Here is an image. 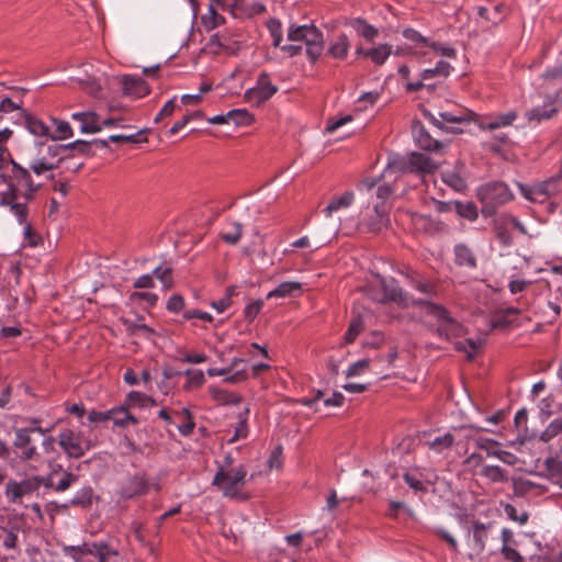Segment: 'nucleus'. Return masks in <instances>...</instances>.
I'll use <instances>...</instances> for the list:
<instances>
[{"label":"nucleus","instance_id":"f257e3e1","mask_svg":"<svg viewBox=\"0 0 562 562\" xmlns=\"http://www.w3.org/2000/svg\"><path fill=\"white\" fill-rule=\"evenodd\" d=\"M247 482V471L243 467H234L232 459H226L213 477L212 485L217 487L224 497L233 499H247L248 495L243 493Z\"/></svg>","mask_w":562,"mask_h":562},{"label":"nucleus","instance_id":"f03ea898","mask_svg":"<svg viewBox=\"0 0 562 562\" xmlns=\"http://www.w3.org/2000/svg\"><path fill=\"white\" fill-rule=\"evenodd\" d=\"M29 169L36 176L58 168L59 162L66 158L63 147L57 144L35 140L25 151Z\"/></svg>","mask_w":562,"mask_h":562},{"label":"nucleus","instance_id":"7ed1b4c3","mask_svg":"<svg viewBox=\"0 0 562 562\" xmlns=\"http://www.w3.org/2000/svg\"><path fill=\"white\" fill-rule=\"evenodd\" d=\"M8 166H4V159L0 155V184H5L8 190L1 194L0 206L8 207L10 212L16 217L21 225H25L24 234L31 238L32 228L26 223L27 217V205L18 201V188L11 180V171H7Z\"/></svg>","mask_w":562,"mask_h":562},{"label":"nucleus","instance_id":"20e7f679","mask_svg":"<svg viewBox=\"0 0 562 562\" xmlns=\"http://www.w3.org/2000/svg\"><path fill=\"white\" fill-rule=\"evenodd\" d=\"M412 303L424 306L427 314L436 319V331L440 337L450 340L465 334L463 325L453 318L445 306L426 300L412 301Z\"/></svg>","mask_w":562,"mask_h":562},{"label":"nucleus","instance_id":"39448f33","mask_svg":"<svg viewBox=\"0 0 562 562\" xmlns=\"http://www.w3.org/2000/svg\"><path fill=\"white\" fill-rule=\"evenodd\" d=\"M288 40L291 42H302L305 44V50L311 63H316L324 49V36L321 30L314 25L292 24L288 30Z\"/></svg>","mask_w":562,"mask_h":562},{"label":"nucleus","instance_id":"423d86ee","mask_svg":"<svg viewBox=\"0 0 562 562\" xmlns=\"http://www.w3.org/2000/svg\"><path fill=\"white\" fill-rule=\"evenodd\" d=\"M477 198L482 202V214L493 216L496 209L513 200L514 195L504 182H490L477 190Z\"/></svg>","mask_w":562,"mask_h":562},{"label":"nucleus","instance_id":"0eeeda50","mask_svg":"<svg viewBox=\"0 0 562 562\" xmlns=\"http://www.w3.org/2000/svg\"><path fill=\"white\" fill-rule=\"evenodd\" d=\"M560 176L533 184L518 183L520 194L532 203H544L560 191Z\"/></svg>","mask_w":562,"mask_h":562},{"label":"nucleus","instance_id":"6e6552de","mask_svg":"<svg viewBox=\"0 0 562 562\" xmlns=\"http://www.w3.org/2000/svg\"><path fill=\"white\" fill-rule=\"evenodd\" d=\"M41 441L45 447L44 452H49V448L53 446V440L45 437V431L41 427H31L15 430L14 445L18 448L23 449L24 457H33L36 454L35 442Z\"/></svg>","mask_w":562,"mask_h":562},{"label":"nucleus","instance_id":"1a4fd4ad","mask_svg":"<svg viewBox=\"0 0 562 562\" xmlns=\"http://www.w3.org/2000/svg\"><path fill=\"white\" fill-rule=\"evenodd\" d=\"M67 550L76 562H108L111 555L116 554V551L111 550L104 542L83 543L78 547H69Z\"/></svg>","mask_w":562,"mask_h":562},{"label":"nucleus","instance_id":"9d476101","mask_svg":"<svg viewBox=\"0 0 562 562\" xmlns=\"http://www.w3.org/2000/svg\"><path fill=\"white\" fill-rule=\"evenodd\" d=\"M519 461H521V465H519L518 469L529 474L553 479L562 473V463L559 459H529V463L524 459H510L508 463L518 465Z\"/></svg>","mask_w":562,"mask_h":562},{"label":"nucleus","instance_id":"9b49d317","mask_svg":"<svg viewBox=\"0 0 562 562\" xmlns=\"http://www.w3.org/2000/svg\"><path fill=\"white\" fill-rule=\"evenodd\" d=\"M11 180L18 188V200L20 196L25 200H32L40 189V184H35L32 180L30 170L11 160Z\"/></svg>","mask_w":562,"mask_h":562},{"label":"nucleus","instance_id":"f8f14e48","mask_svg":"<svg viewBox=\"0 0 562 562\" xmlns=\"http://www.w3.org/2000/svg\"><path fill=\"white\" fill-rule=\"evenodd\" d=\"M277 91L278 87L271 82L269 75L262 72L258 77L256 87L245 91L244 99L249 103L260 105L268 101Z\"/></svg>","mask_w":562,"mask_h":562},{"label":"nucleus","instance_id":"ddd939ff","mask_svg":"<svg viewBox=\"0 0 562 562\" xmlns=\"http://www.w3.org/2000/svg\"><path fill=\"white\" fill-rule=\"evenodd\" d=\"M381 288L383 295L381 299H378L380 302H395L402 305H407L409 303L408 294L397 284L394 279H383L381 281Z\"/></svg>","mask_w":562,"mask_h":562},{"label":"nucleus","instance_id":"4468645a","mask_svg":"<svg viewBox=\"0 0 562 562\" xmlns=\"http://www.w3.org/2000/svg\"><path fill=\"white\" fill-rule=\"evenodd\" d=\"M351 44L345 33L336 35L328 45L327 55L337 60H345L349 54Z\"/></svg>","mask_w":562,"mask_h":562},{"label":"nucleus","instance_id":"2eb2a0df","mask_svg":"<svg viewBox=\"0 0 562 562\" xmlns=\"http://www.w3.org/2000/svg\"><path fill=\"white\" fill-rule=\"evenodd\" d=\"M516 119L517 113L515 111H509L507 113L498 114L496 116L480 119L477 121V125L481 130L494 131L501 127L512 125Z\"/></svg>","mask_w":562,"mask_h":562},{"label":"nucleus","instance_id":"dca6fc26","mask_svg":"<svg viewBox=\"0 0 562 562\" xmlns=\"http://www.w3.org/2000/svg\"><path fill=\"white\" fill-rule=\"evenodd\" d=\"M215 5H220L222 9L226 8L223 0H210L207 13L201 16V23L207 32L225 23V18L217 13Z\"/></svg>","mask_w":562,"mask_h":562},{"label":"nucleus","instance_id":"f3484780","mask_svg":"<svg viewBox=\"0 0 562 562\" xmlns=\"http://www.w3.org/2000/svg\"><path fill=\"white\" fill-rule=\"evenodd\" d=\"M493 524H483L479 520L472 524V549L476 553H482L485 549L486 541L488 539V532L492 529Z\"/></svg>","mask_w":562,"mask_h":562},{"label":"nucleus","instance_id":"a211bd4d","mask_svg":"<svg viewBox=\"0 0 562 562\" xmlns=\"http://www.w3.org/2000/svg\"><path fill=\"white\" fill-rule=\"evenodd\" d=\"M124 93L134 98H143L149 93V87L143 78L124 76L122 79Z\"/></svg>","mask_w":562,"mask_h":562},{"label":"nucleus","instance_id":"6ab92c4d","mask_svg":"<svg viewBox=\"0 0 562 562\" xmlns=\"http://www.w3.org/2000/svg\"><path fill=\"white\" fill-rule=\"evenodd\" d=\"M148 490L147 480L143 475H134L126 480L121 487V495L124 498H132L145 494Z\"/></svg>","mask_w":562,"mask_h":562},{"label":"nucleus","instance_id":"aec40b11","mask_svg":"<svg viewBox=\"0 0 562 562\" xmlns=\"http://www.w3.org/2000/svg\"><path fill=\"white\" fill-rule=\"evenodd\" d=\"M182 436H189L192 434L195 423L192 414L188 408L172 412V423Z\"/></svg>","mask_w":562,"mask_h":562},{"label":"nucleus","instance_id":"412c9836","mask_svg":"<svg viewBox=\"0 0 562 562\" xmlns=\"http://www.w3.org/2000/svg\"><path fill=\"white\" fill-rule=\"evenodd\" d=\"M59 445L68 457H80L83 453L80 437L71 430L60 432Z\"/></svg>","mask_w":562,"mask_h":562},{"label":"nucleus","instance_id":"4be33fe9","mask_svg":"<svg viewBox=\"0 0 562 562\" xmlns=\"http://www.w3.org/2000/svg\"><path fill=\"white\" fill-rule=\"evenodd\" d=\"M403 36L411 41L414 46L412 47L414 50V55L416 56H427L428 55V46L430 45V40L423 36L419 32L414 29H405L403 31Z\"/></svg>","mask_w":562,"mask_h":562},{"label":"nucleus","instance_id":"5701e85b","mask_svg":"<svg viewBox=\"0 0 562 562\" xmlns=\"http://www.w3.org/2000/svg\"><path fill=\"white\" fill-rule=\"evenodd\" d=\"M507 220H508V214L503 213V214H499L498 216H496L492 223L493 231H494L496 237L503 245H506V246L512 243V235L509 232L510 224H509V221H507Z\"/></svg>","mask_w":562,"mask_h":562},{"label":"nucleus","instance_id":"b1692460","mask_svg":"<svg viewBox=\"0 0 562 562\" xmlns=\"http://www.w3.org/2000/svg\"><path fill=\"white\" fill-rule=\"evenodd\" d=\"M477 14L486 21L498 24L506 15V7L503 3H495L491 7H479Z\"/></svg>","mask_w":562,"mask_h":562},{"label":"nucleus","instance_id":"393cba45","mask_svg":"<svg viewBox=\"0 0 562 562\" xmlns=\"http://www.w3.org/2000/svg\"><path fill=\"white\" fill-rule=\"evenodd\" d=\"M558 112V108L554 102H547L542 106H537L526 112L528 122L540 123L543 120L552 117Z\"/></svg>","mask_w":562,"mask_h":562},{"label":"nucleus","instance_id":"a878e982","mask_svg":"<svg viewBox=\"0 0 562 562\" xmlns=\"http://www.w3.org/2000/svg\"><path fill=\"white\" fill-rule=\"evenodd\" d=\"M408 165L412 170L418 172H431L437 165L425 154L412 153L408 157Z\"/></svg>","mask_w":562,"mask_h":562},{"label":"nucleus","instance_id":"bb28decb","mask_svg":"<svg viewBox=\"0 0 562 562\" xmlns=\"http://www.w3.org/2000/svg\"><path fill=\"white\" fill-rule=\"evenodd\" d=\"M374 214L364 223L370 232H380L387 225L389 217L384 205L375 204L373 207Z\"/></svg>","mask_w":562,"mask_h":562},{"label":"nucleus","instance_id":"cd10ccee","mask_svg":"<svg viewBox=\"0 0 562 562\" xmlns=\"http://www.w3.org/2000/svg\"><path fill=\"white\" fill-rule=\"evenodd\" d=\"M454 440L453 434L446 432L435 437L432 440L423 442V448L427 446L434 453H443L453 445Z\"/></svg>","mask_w":562,"mask_h":562},{"label":"nucleus","instance_id":"c85d7f7f","mask_svg":"<svg viewBox=\"0 0 562 562\" xmlns=\"http://www.w3.org/2000/svg\"><path fill=\"white\" fill-rule=\"evenodd\" d=\"M423 448V441L420 439L413 438L411 436L404 437L393 448V453L396 456H405L409 453H416Z\"/></svg>","mask_w":562,"mask_h":562},{"label":"nucleus","instance_id":"c756f323","mask_svg":"<svg viewBox=\"0 0 562 562\" xmlns=\"http://www.w3.org/2000/svg\"><path fill=\"white\" fill-rule=\"evenodd\" d=\"M302 283L296 281H286L279 284L274 290L270 291L267 294V300L273 297H289L295 295V293L301 292Z\"/></svg>","mask_w":562,"mask_h":562},{"label":"nucleus","instance_id":"7c9ffc66","mask_svg":"<svg viewBox=\"0 0 562 562\" xmlns=\"http://www.w3.org/2000/svg\"><path fill=\"white\" fill-rule=\"evenodd\" d=\"M109 420L113 422L117 427H125L128 424L135 425L137 423L136 418L124 406L109 409Z\"/></svg>","mask_w":562,"mask_h":562},{"label":"nucleus","instance_id":"2f4dec72","mask_svg":"<svg viewBox=\"0 0 562 562\" xmlns=\"http://www.w3.org/2000/svg\"><path fill=\"white\" fill-rule=\"evenodd\" d=\"M25 126L27 131L37 137H45L46 139H50V130L49 127L40 119L33 115H26L25 117Z\"/></svg>","mask_w":562,"mask_h":562},{"label":"nucleus","instance_id":"473e14b6","mask_svg":"<svg viewBox=\"0 0 562 562\" xmlns=\"http://www.w3.org/2000/svg\"><path fill=\"white\" fill-rule=\"evenodd\" d=\"M19 484L21 485L22 492L25 495L35 491L42 484L45 485L46 487H52L54 485V475L49 474L44 477L34 476L31 479L23 480L19 482Z\"/></svg>","mask_w":562,"mask_h":562},{"label":"nucleus","instance_id":"72a5a7b5","mask_svg":"<svg viewBox=\"0 0 562 562\" xmlns=\"http://www.w3.org/2000/svg\"><path fill=\"white\" fill-rule=\"evenodd\" d=\"M350 25L360 36L367 41H373L379 34L378 29L361 18L353 19L350 22Z\"/></svg>","mask_w":562,"mask_h":562},{"label":"nucleus","instance_id":"f704fd0d","mask_svg":"<svg viewBox=\"0 0 562 562\" xmlns=\"http://www.w3.org/2000/svg\"><path fill=\"white\" fill-rule=\"evenodd\" d=\"M392 53L391 45L381 44L376 47L367 49L364 52V57L370 58L375 65H383Z\"/></svg>","mask_w":562,"mask_h":562},{"label":"nucleus","instance_id":"c9c22d12","mask_svg":"<svg viewBox=\"0 0 562 562\" xmlns=\"http://www.w3.org/2000/svg\"><path fill=\"white\" fill-rule=\"evenodd\" d=\"M355 195L351 191L345 192L339 198L334 199L324 210L323 212L327 217H329L334 212H337L340 209H346L350 206L353 202Z\"/></svg>","mask_w":562,"mask_h":562},{"label":"nucleus","instance_id":"e433bc0d","mask_svg":"<svg viewBox=\"0 0 562 562\" xmlns=\"http://www.w3.org/2000/svg\"><path fill=\"white\" fill-rule=\"evenodd\" d=\"M439 119L432 116V122L436 126L440 128H450L448 124L461 123L467 120V114L460 112L459 114H454L452 112H440Z\"/></svg>","mask_w":562,"mask_h":562},{"label":"nucleus","instance_id":"4c0bfd02","mask_svg":"<svg viewBox=\"0 0 562 562\" xmlns=\"http://www.w3.org/2000/svg\"><path fill=\"white\" fill-rule=\"evenodd\" d=\"M456 262L459 266H467L470 268H474L476 266V260L473 252L464 245H457L454 247Z\"/></svg>","mask_w":562,"mask_h":562},{"label":"nucleus","instance_id":"58836bf2","mask_svg":"<svg viewBox=\"0 0 562 562\" xmlns=\"http://www.w3.org/2000/svg\"><path fill=\"white\" fill-rule=\"evenodd\" d=\"M476 443L481 449L486 451L487 457H513L512 453L503 452L501 445L493 439L480 438Z\"/></svg>","mask_w":562,"mask_h":562},{"label":"nucleus","instance_id":"ea45409f","mask_svg":"<svg viewBox=\"0 0 562 562\" xmlns=\"http://www.w3.org/2000/svg\"><path fill=\"white\" fill-rule=\"evenodd\" d=\"M81 133L94 134L102 131L101 119L94 112H87L85 120L80 126Z\"/></svg>","mask_w":562,"mask_h":562},{"label":"nucleus","instance_id":"a19ab883","mask_svg":"<svg viewBox=\"0 0 562 562\" xmlns=\"http://www.w3.org/2000/svg\"><path fill=\"white\" fill-rule=\"evenodd\" d=\"M226 117L229 123L233 122L239 126H247L254 121L252 115L246 109L231 110L226 113Z\"/></svg>","mask_w":562,"mask_h":562},{"label":"nucleus","instance_id":"79ce46f5","mask_svg":"<svg viewBox=\"0 0 562 562\" xmlns=\"http://www.w3.org/2000/svg\"><path fill=\"white\" fill-rule=\"evenodd\" d=\"M484 344V339H465L464 341H457L456 349L467 353L469 360L473 359L476 350H479Z\"/></svg>","mask_w":562,"mask_h":562},{"label":"nucleus","instance_id":"37998d69","mask_svg":"<svg viewBox=\"0 0 562 562\" xmlns=\"http://www.w3.org/2000/svg\"><path fill=\"white\" fill-rule=\"evenodd\" d=\"M53 123L55 124V131L50 132L52 140L67 139L72 136V128L67 121L53 119Z\"/></svg>","mask_w":562,"mask_h":562},{"label":"nucleus","instance_id":"c03bdc74","mask_svg":"<svg viewBox=\"0 0 562 562\" xmlns=\"http://www.w3.org/2000/svg\"><path fill=\"white\" fill-rule=\"evenodd\" d=\"M241 235L243 225L239 222H233L229 224V229L221 234V238L229 245H236Z\"/></svg>","mask_w":562,"mask_h":562},{"label":"nucleus","instance_id":"a18cd8bd","mask_svg":"<svg viewBox=\"0 0 562 562\" xmlns=\"http://www.w3.org/2000/svg\"><path fill=\"white\" fill-rule=\"evenodd\" d=\"M454 210L461 217L469 221L477 218V207L473 202H454Z\"/></svg>","mask_w":562,"mask_h":562},{"label":"nucleus","instance_id":"49530a36","mask_svg":"<svg viewBox=\"0 0 562 562\" xmlns=\"http://www.w3.org/2000/svg\"><path fill=\"white\" fill-rule=\"evenodd\" d=\"M560 434H562V418H555L541 432L540 440L548 442Z\"/></svg>","mask_w":562,"mask_h":562},{"label":"nucleus","instance_id":"de8ad7c7","mask_svg":"<svg viewBox=\"0 0 562 562\" xmlns=\"http://www.w3.org/2000/svg\"><path fill=\"white\" fill-rule=\"evenodd\" d=\"M362 330H363L362 319L360 317H355L351 321L347 333L345 334V341L347 344L353 342Z\"/></svg>","mask_w":562,"mask_h":562},{"label":"nucleus","instance_id":"09e8293b","mask_svg":"<svg viewBox=\"0 0 562 562\" xmlns=\"http://www.w3.org/2000/svg\"><path fill=\"white\" fill-rule=\"evenodd\" d=\"M417 143L425 150L438 151L441 148V144L437 139L425 133L418 135Z\"/></svg>","mask_w":562,"mask_h":562},{"label":"nucleus","instance_id":"8fccbe9b","mask_svg":"<svg viewBox=\"0 0 562 562\" xmlns=\"http://www.w3.org/2000/svg\"><path fill=\"white\" fill-rule=\"evenodd\" d=\"M267 26L273 40L272 45L279 47L282 43V25L280 21L272 19L267 23Z\"/></svg>","mask_w":562,"mask_h":562},{"label":"nucleus","instance_id":"3c124183","mask_svg":"<svg viewBox=\"0 0 562 562\" xmlns=\"http://www.w3.org/2000/svg\"><path fill=\"white\" fill-rule=\"evenodd\" d=\"M92 503V490L90 487L83 488L76 497L70 501L72 506H80L87 508Z\"/></svg>","mask_w":562,"mask_h":562},{"label":"nucleus","instance_id":"603ef678","mask_svg":"<svg viewBox=\"0 0 562 562\" xmlns=\"http://www.w3.org/2000/svg\"><path fill=\"white\" fill-rule=\"evenodd\" d=\"M504 510L509 519L517 521L520 525L527 524L529 519V514L526 510L518 514L516 507L512 504H505Z\"/></svg>","mask_w":562,"mask_h":562},{"label":"nucleus","instance_id":"864d4df0","mask_svg":"<svg viewBox=\"0 0 562 562\" xmlns=\"http://www.w3.org/2000/svg\"><path fill=\"white\" fill-rule=\"evenodd\" d=\"M442 180L445 183H447L457 191H461L465 188L464 180L454 172H445L442 175Z\"/></svg>","mask_w":562,"mask_h":562},{"label":"nucleus","instance_id":"5fc2aeb1","mask_svg":"<svg viewBox=\"0 0 562 562\" xmlns=\"http://www.w3.org/2000/svg\"><path fill=\"white\" fill-rule=\"evenodd\" d=\"M172 271L170 268L157 267L153 274L164 284L165 289L172 286Z\"/></svg>","mask_w":562,"mask_h":562},{"label":"nucleus","instance_id":"6e6d98bb","mask_svg":"<svg viewBox=\"0 0 562 562\" xmlns=\"http://www.w3.org/2000/svg\"><path fill=\"white\" fill-rule=\"evenodd\" d=\"M428 47V53L434 52L436 55H441L448 58H456V49L450 46L430 42V45Z\"/></svg>","mask_w":562,"mask_h":562},{"label":"nucleus","instance_id":"4d7b16f0","mask_svg":"<svg viewBox=\"0 0 562 562\" xmlns=\"http://www.w3.org/2000/svg\"><path fill=\"white\" fill-rule=\"evenodd\" d=\"M262 306H263L262 300H256V301L249 303L244 310V315H245L246 321L248 323H251L257 317V315L261 311Z\"/></svg>","mask_w":562,"mask_h":562},{"label":"nucleus","instance_id":"13d9d810","mask_svg":"<svg viewBox=\"0 0 562 562\" xmlns=\"http://www.w3.org/2000/svg\"><path fill=\"white\" fill-rule=\"evenodd\" d=\"M128 400L131 403L138 404L140 406L156 405L155 400H153L150 396L136 391H133L128 394Z\"/></svg>","mask_w":562,"mask_h":562},{"label":"nucleus","instance_id":"bf43d9fd","mask_svg":"<svg viewBox=\"0 0 562 562\" xmlns=\"http://www.w3.org/2000/svg\"><path fill=\"white\" fill-rule=\"evenodd\" d=\"M0 539H2V543L7 549H14L16 547L18 536L12 530L1 528Z\"/></svg>","mask_w":562,"mask_h":562},{"label":"nucleus","instance_id":"052dcab7","mask_svg":"<svg viewBox=\"0 0 562 562\" xmlns=\"http://www.w3.org/2000/svg\"><path fill=\"white\" fill-rule=\"evenodd\" d=\"M5 494L12 503H15L19 498H21L24 495L21 485L15 481H10L7 484Z\"/></svg>","mask_w":562,"mask_h":562},{"label":"nucleus","instance_id":"680f3d73","mask_svg":"<svg viewBox=\"0 0 562 562\" xmlns=\"http://www.w3.org/2000/svg\"><path fill=\"white\" fill-rule=\"evenodd\" d=\"M211 394L215 400H217L222 403H238L239 402V398L236 395L227 393L226 391L221 390V389H215V387L211 389Z\"/></svg>","mask_w":562,"mask_h":562},{"label":"nucleus","instance_id":"e2e57ef3","mask_svg":"<svg viewBox=\"0 0 562 562\" xmlns=\"http://www.w3.org/2000/svg\"><path fill=\"white\" fill-rule=\"evenodd\" d=\"M403 477H404L405 482L408 484V486L411 488H413L414 491H416V492H425L426 491V486L424 485L422 480L419 477H417L414 473L405 472Z\"/></svg>","mask_w":562,"mask_h":562},{"label":"nucleus","instance_id":"0e129e2a","mask_svg":"<svg viewBox=\"0 0 562 562\" xmlns=\"http://www.w3.org/2000/svg\"><path fill=\"white\" fill-rule=\"evenodd\" d=\"M369 364L370 361L368 359H362L352 363L347 371V376L351 378L362 374L369 368Z\"/></svg>","mask_w":562,"mask_h":562},{"label":"nucleus","instance_id":"69168bd1","mask_svg":"<svg viewBox=\"0 0 562 562\" xmlns=\"http://www.w3.org/2000/svg\"><path fill=\"white\" fill-rule=\"evenodd\" d=\"M351 121H352L351 115H345V116L339 117V119L331 117L327 122L326 132L334 133L338 128H340L341 126H344L345 124H347V123H349Z\"/></svg>","mask_w":562,"mask_h":562},{"label":"nucleus","instance_id":"338daca9","mask_svg":"<svg viewBox=\"0 0 562 562\" xmlns=\"http://www.w3.org/2000/svg\"><path fill=\"white\" fill-rule=\"evenodd\" d=\"M482 475L486 476L493 482H499L504 480V474L501 468L498 467H484L482 469Z\"/></svg>","mask_w":562,"mask_h":562},{"label":"nucleus","instance_id":"774afa93","mask_svg":"<svg viewBox=\"0 0 562 562\" xmlns=\"http://www.w3.org/2000/svg\"><path fill=\"white\" fill-rule=\"evenodd\" d=\"M184 307V299L179 295H172L167 302V310L171 313H179Z\"/></svg>","mask_w":562,"mask_h":562}]
</instances>
